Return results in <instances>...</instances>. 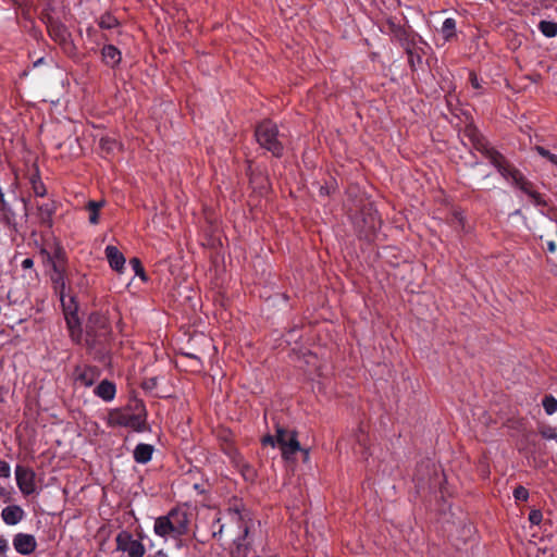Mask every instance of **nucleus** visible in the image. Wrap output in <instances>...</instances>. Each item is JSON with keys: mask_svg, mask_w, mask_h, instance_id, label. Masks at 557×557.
<instances>
[{"mask_svg": "<svg viewBox=\"0 0 557 557\" xmlns=\"http://www.w3.org/2000/svg\"><path fill=\"white\" fill-rule=\"evenodd\" d=\"M547 250L552 253H554L557 250V245L554 240L547 242Z\"/></svg>", "mask_w": 557, "mask_h": 557, "instance_id": "43", "label": "nucleus"}, {"mask_svg": "<svg viewBox=\"0 0 557 557\" xmlns=\"http://www.w3.org/2000/svg\"><path fill=\"white\" fill-rule=\"evenodd\" d=\"M41 63H44V58L37 59V61H36L37 66L40 65Z\"/></svg>", "mask_w": 557, "mask_h": 557, "instance_id": "49", "label": "nucleus"}, {"mask_svg": "<svg viewBox=\"0 0 557 557\" xmlns=\"http://www.w3.org/2000/svg\"><path fill=\"white\" fill-rule=\"evenodd\" d=\"M472 143L474 149L488 159L490 163L495 166L503 177L515 166L502 152L490 146L488 141L483 136L474 135Z\"/></svg>", "mask_w": 557, "mask_h": 557, "instance_id": "8", "label": "nucleus"}, {"mask_svg": "<svg viewBox=\"0 0 557 557\" xmlns=\"http://www.w3.org/2000/svg\"><path fill=\"white\" fill-rule=\"evenodd\" d=\"M435 471V465L431 462V460H421L416 467L413 479L417 481L418 485L423 486L430 481Z\"/></svg>", "mask_w": 557, "mask_h": 557, "instance_id": "15", "label": "nucleus"}, {"mask_svg": "<svg viewBox=\"0 0 557 557\" xmlns=\"http://www.w3.org/2000/svg\"><path fill=\"white\" fill-rule=\"evenodd\" d=\"M190 522L191 515L184 508L175 507L154 520L153 532L163 539L178 540L188 534Z\"/></svg>", "mask_w": 557, "mask_h": 557, "instance_id": "2", "label": "nucleus"}, {"mask_svg": "<svg viewBox=\"0 0 557 557\" xmlns=\"http://www.w3.org/2000/svg\"><path fill=\"white\" fill-rule=\"evenodd\" d=\"M98 25L102 29H112L119 25V21L110 13H106L100 17Z\"/></svg>", "mask_w": 557, "mask_h": 557, "instance_id": "28", "label": "nucleus"}, {"mask_svg": "<svg viewBox=\"0 0 557 557\" xmlns=\"http://www.w3.org/2000/svg\"><path fill=\"white\" fill-rule=\"evenodd\" d=\"M319 194L321 196H329L331 194V189L329 186H321L319 189Z\"/></svg>", "mask_w": 557, "mask_h": 557, "instance_id": "45", "label": "nucleus"}, {"mask_svg": "<svg viewBox=\"0 0 557 557\" xmlns=\"http://www.w3.org/2000/svg\"><path fill=\"white\" fill-rule=\"evenodd\" d=\"M157 384V379L156 377H152L149 380V382L147 383V387H153L156 386Z\"/></svg>", "mask_w": 557, "mask_h": 557, "instance_id": "48", "label": "nucleus"}, {"mask_svg": "<svg viewBox=\"0 0 557 557\" xmlns=\"http://www.w3.org/2000/svg\"><path fill=\"white\" fill-rule=\"evenodd\" d=\"M513 497L516 500L525 502L529 498V491L524 486L519 485L513 490Z\"/></svg>", "mask_w": 557, "mask_h": 557, "instance_id": "31", "label": "nucleus"}, {"mask_svg": "<svg viewBox=\"0 0 557 557\" xmlns=\"http://www.w3.org/2000/svg\"><path fill=\"white\" fill-rule=\"evenodd\" d=\"M104 253L110 267L117 272H122L125 264V258L123 253L112 245L106 247Z\"/></svg>", "mask_w": 557, "mask_h": 557, "instance_id": "18", "label": "nucleus"}, {"mask_svg": "<svg viewBox=\"0 0 557 557\" xmlns=\"http://www.w3.org/2000/svg\"><path fill=\"white\" fill-rule=\"evenodd\" d=\"M102 61L106 65L114 69L122 61L121 51L113 45H104L101 49Z\"/></svg>", "mask_w": 557, "mask_h": 557, "instance_id": "19", "label": "nucleus"}, {"mask_svg": "<svg viewBox=\"0 0 557 557\" xmlns=\"http://www.w3.org/2000/svg\"><path fill=\"white\" fill-rule=\"evenodd\" d=\"M13 546L20 554H30L35 550V537L30 534L18 533L13 539Z\"/></svg>", "mask_w": 557, "mask_h": 557, "instance_id": "17", "label": "nucleus"}, {"mask_svg": "<svg viewBox=\"0 0 557 557\" xmlns=\"http://www.w3.org/2000/svg\"><path fill=\"white\" fill-rule=\"evenodd\" d=\"M40 18L46 25L49 36L55 42L62 46L70 44L71 34L62 23V21L66 18V10L62 1L46 3Z\"/></svg>", "mask_w": 557, "mask_h": 557, "instance_id": "3", "label": "nucleus"}, {"mask_svg": "<svg viewBox=\"0 0 557 557\" xmlns=\"http://www.w3.org/2000/svg\"><path fill=\"white\" fill-rule=\"evenodd\" d=\"M41 263L46 275L49 276L55 294L59 296L64 311L72 309L74 298L65 295V275L67 269V257L64 248L52 233L41 234V246L39 251Z\"/></svg>", "mask_w": 557, "mask_h": 557, "instance_id": "1", "label": "nucleus"}, {"mask_svg": "<svg viewBox=\"0 0 557 557\" xmlns=\"http://www.w3.org/2000/svg\"><path fill=\"white\" fill-rule=\"evenodd\" d=\"M542 519H543V513H542L541 510L533 509V510L530 511V513H529V521L532 524L539 525L542 522Z\"/></svg>", "mask_w": 557, "mask_h": 557, "instance_id": "33", "label": "nucleus"}, {"mask_svg": "<svg viewBox=\"0 0 557 557\" xmlns=\"http://www.w3.org/2000/svg\"><path fill=\"white\" fill-rule=\"evenodd\" d=\"M111 333V325L104 313H90L86 323L87 342H90L92 345H102L109 341Z\"/></svg>", "mask_w": 557, "mask_h": 557, "instance_id": "7", "label": "nucleus"}, {"mask_svg": "<svg viewBox=\"0 0 557 557\" xmlns=\"http://www.w3.org/2000/svg\"><path fill=\"white\" fill-rule=\"evenodd\" d=\"M8 549V543L4 539H0V555L4 554Z\"/></svg>", "mask_w": 557, "mask_h": 557, "instance_id": "44", "label": "nucleus"}, {"mask_svg": "<svg viewBox=\"0 0 557 557\" xmlns=\"http://www.w3.org/2000/svg\"><path fill=\"white\" fill-rule=\"evenodd\" d=\"M129 263H131L135 274L140 276L143 280H145L146 274H145V270L141 265L140 260L138 258H133V259H131Z\"/></svg>", "mask_w": 557, "mask_h": 557, "instance_id": "32", "label": "nucleus"}, {"mask_svg": "<svg viewBox=\"0 0 557 557\" xmlns=\"http://www.w3.org/2000/svg\"><path fill=\"white\" fill-rule=\"evenodd\" d=\"M456 21L451 17L446 18L442 25V34L446 40H450L456 35Z\"/></svg>", "mask_w": 557, "mask_h": 557, "instance_id": "27", "label": "nucleus"}, {"mask_svg": "<svg viewBox=\"0 0 557 557\" xmlns=\"http://www.w3.org/2000/svg\"><path fill=\"white\" fill-rule=\"evenodd\" d=\"M24 511L20 506L12 505L3 508L1 517L7 524L14 525L23 519Z\"/></svg>", "mask_w": 557, "mask_h": 557, "instance_id": "23", "label": "nucleus"}, {"mask_svg": "<svg viewBox=\"0 0 557 557\" xmlns=\"http://www.w3.org/2000/svg\"><path fill=\"white\" fill-rule=\"evenodd\" d=\"M153 557H169V556H168V554H166L164 550L160 549V550H158V552L154 554V556H153Z\"/></svg>", "mask_w": 557, "mask_h": 557, "instance_id": "47", "label": "nucleus"}, {"mask_svg": "<svg viewBox=\"0 0 557 557\" xmlns=\"http://www.w3.org/2000/svg\"><path fill=\"white\" fill-rule=\"evenodd\" d=\"M96 396L104 401H111L116 394L115 384L109 380H102L94 389Z\"/></svg>", "mask_w": 557, "mask_h": 557, "instance_id": "21", "label": "nucleus"}, {"mask_svg": "<svg viewBox=\"0 0 557 557\" xmlns=\"http://www.w3.org/2000/svg\"><path fill=\"white\" fill-rule=\"evenodd\" d=\"M543 408L548 416L557 411V399L553 395L544 396L542 400Z\"/></svg>", "mask_w": 557, "mask_h": 557, "instance_id": "29", "label": "nucleus"}, {"mask_svg": "<svg viewBox=\"0 0 557 557\" xmlns=\"http://www.w3.org/2000/svg\"><path fill=\"white\" fill-rule=\"evenodd\" d=\"M101 370L96 366H77L73 372L76 384L90 387L100 377Z\"/></svg>", "mask_w": 557, "mask_h": 557, "instance_id": "13", "label": "nucleus"}, {"mask_svg": "<svg viewBox=\"0 0 557 557\" xmlns=\"http://www.w3.org/2000/svg\"><path fill=\"white\" fill-rule=\"evenodd\" d=\"M10 476V466L4 460L0 459V478H9Z\"/></svg>", "mask_w": 557, "mask_h": 557, "instance_id": "36", "label": "nucleus"}, {"mask_svg": "<svg viewBox=\"0 0 557 557\" xmlns=\"http://www.w3.org/2000/svg\"><path fill=\"white\" fill-rule=\"evenodd\" d=\"M136 403H144L139 399H132L123 409H128L131 412H135V404Z\"/></svg>", "mask_w": 557, "mask_h": 557, "instance_id": "40", "label": "nucleus"}, {"mask_svg": "<svg viewBox=\"0 0 557 557\" xmlns=\"http://www.w3.org/2000/svg\"><path fill=\"white\" fill-rule=\"evenodd\" d=\"M504 178L511 180L512 184L516 187H518L522 193L527 194L532 199L535 206H548L543 195L534 189V184L531 181H529L516 166L510 169V171L507 173V175L504 176Z\"/></svg>", "mask_w": 557, "mask_h": 557, "instance_id": "9", "label": "nucleus"}, {"mask_svg": "<svg viewBox=\"0 0 557 557\" xmlns=\"http://www.w3.org/2000/svg\"><path fill=\"white\" fill-rule=\"evenodd\" d=\"M116 549L126 553L128 557H144L146 553L145 545L133 537L127 531H121L116 537Z\"/></svg>", "mask_w": 557, "mask_h": 557, "instance_id": "11", "label": "nucleus"}, {"mask_svg": "<svg viewBox=\"0 0 557 557\" xmlns=\"http://www.w3.org/2000/svg\"><path fill=\"white\" fill-rule=\"evenodd\" d=\"M104 206V201H89L87 203V210L89 211V222L91 224L99 223V210Z\"/></svg>", "mask_w": 557, "mask_h": 557, "instance_id": "25", "label": "nucleus"}, {"mask_svg": "<svg viewBox=\"0 0 557 557\" xmlns=\"http://www.w3.org/2000/svg\"><path fill=\"white\" fill-rule=\"evenodd\" d=\"M541 435L544 437V438H547V440H555L557 442V433L555 432L554 429L552 428H546L544 430H541Z\"/></svg>", "mask_w": 557, "mask_h": 557, "instance_id": "35", "label": "nucleus"}, {"mask_svg": "<svg viewBox=\"0 0 557 557\" xmlns=\"http://www.w3.org/2000/svg\"><path fill=\"white\" fill-rule=\"evenodd\" d=\"M235 467L240 472L245 481L252 482L257 478V472L255 468L246 462L244 458L237 453L236 449H232L230 453Z\"/></svg>", "mask_w": 557, "mask_h": 557, "instance_id": "14", "label": "nucleus"}, {"mask_svg": "<svg viewBox=\"0 0 557 557\" xmlns=\"http://www.w3.org/2000/svg\"><path fill=\"white\" fill-rule=\"evenodd\" d=\"M57 205L55 201L51 200L48 202H44L39 205L37 202V221L39 220L41 224H46L48 227L52 224V214L55 212Z\"/></svg>", "mask_w": 557, "mask_h": 557, "instance_id": "20", "label": "nucleus"}, {"mask_svg": "<svg viewBox=\"0 0 557 557\" xmlns=\"http://www.w3.org/2000/svg\"><path fill=\"white\" fill-rule=\"evenodd\" d=\"M108 424L110 426L129 428L136 432L147 430V410L144 403L135 404V412L128 409H112L108 416Z\"/></svg>", "mask_w": 557, "mask_h": 557, "instance_id": "4", "label": "nucleus"}, {"mask_svg": "<svg viewBox=\"0 0 557 557\" xmlns=\"http://www.w3.org/2000/svg\"><path fill=\"white\" fill-rule=\"evenodd\" d=\"M153 451L152 445L139 443L133 451V458L137 463L145 465L151 460Z\"/></svg>", "mask_w": 557, "mask_h": 557, "instance_id": "22", "label": "nucleus"}, {"mask_svg": "<svg viewBox=\"0 0 557 557\" xmlns=\"http://www.w3.org/2000/svg\"><path fill=\"white\" fill-rule=\"evenodd\" d=\"M276 431V443L282 451V456L285 459H289L296 453L301 450L300 443L297 440V433L280 425L275 424Z\"/></svg>", "mask_w": 557, "mask_h": 557, "instance_id": "10", "label": "nucleus"}, {"mask_svg": "<svg viewBox=\"0 0 557 557\" xmlns=\"http://www.w3.org/2000/svg\"><path fill=\"white\" fill-rule=\"evenodd\" d=\"M36 193H37V197H44V196H45V194H46V187H45V185H44L41 182H39L38 180H37V189H36Z\"/></svg>", "mask_w": 557, "mask_h": 557, "instance_id": "39", "label": "nucleus"}, {"mask_svg": "<svg viewBox=\"0 0 557 557\" xmlns=\"http://www.w3.org/2000/svg\"><path fill=\"white\" fill-rule=\"evenodd\" d=\"M540 32L547 38L557 36V23L552 21H541L539 23Z\"/></svg>", "mask_w": 557, "mask_h": 557, "instance_id": "26", "label": "nucleus"}, {"mask_svg": "<svg viewBox=\"0 0 557 557\" xmlns=\"http://www.w3.org/2000/svg\"><path fill=\"white\" fill-rule=\"evenodd\" d=\"M381 218L377 210L371 205H364L355 218V228L359 238L373 242L381 227Z\"/></svg>", "mask_w": 557, "mask_h": 557, "instance_id": "6", "label": "nucleus"}, {"mask_svg": "<svg viewBox=\"0 0 557 557\" xmlns=\"http://www.w3.org/2000/svg\"><path fill=\"white\" fill-rule=\"evenodd\" d=\"M406 53L409 66L411 70H416V66L422 63V50L408 44L406 47Z\"/></svg>", "mask_w": 557, "mask_h": 557, "instance_id": "24", "label": "nucleus"}, {"mask_svg": "<svg viewBox=\"0 0 557 557\" xmlns=\"http://www.w3.org/2000/svg\"><path fill=\"white\" fill-rule=\"evenodd\" d=\"M29 182H30L32 184H35V178H34V176H30V177H29Z\"/></svg>", "mask_w": 557, "mask_h": 557, "instance_id": "50", "label": "nucleus"}, {"mask_svg": "<svg viewBox=\"0 0 557 557\" xmlns=\"http://www.w3.org/2000/svg\"><path fill=\"white\" fill-rule=\"evenodd\" d=\"M555 270H553L554 274L557 276V265H554Z\"/></svg>", "mask_w": 557, "mask_h": 557, "instance_id": "52", "label": "nucleus"}, {"mask_svg": "<svg viewBox=\"0 0 557 557\" xmlns=\"http://www.w3.org/2000/svg\"><path fill=\"white\" fill-rule=\"evenodd\" d=\"M255 137L261 148L271 152L275 158L284 154V145L277 125L271 120H263L255 128Z\"/></svg>", "mask_w": 557, "mask_h": 557, "instance_id": "5", "label": "nucleus"}, {"mask_svg": "<svg viewBox=\"0 0 557 557\" xmlns=\"http://www.w3.org/2000/svg\"><path fill=\"white\" fill-rule=\"evenodd\" d=\"M261 443L264 446L270 445V446L274 447L275 445H277L276 434L275 435L268 434V435L263 436V438L261 440Z\"/></svg>", "mask_w": 557, "mask_h": 557, "instance_id": "37", "label": "nucleus"}, {"mask_svg": "<svg viewBox=\"0 0 557 557\" xmlns=\"http://www.w3.org/2000/svg\"><path fill=\"white\" fill-rule=\"evenodd\" d=\"M534 149L541 157L547 159L552 164L557 165V154L552 153L549 150L542 146H535Z\"/></svg>", "mask_w": 557, "mask_h": 557, "instance_id": "30", "label": "nucleus"}, {"mask_svg": "<svg viewBox=\"0 0 557 557\" xmlns=\"http://www.w3.org/2000/svg\"><path fill=\"white\" fill-rule=\"evenodd\" d=\"M358 442L363 445V440L361 438V436H358Z\"/></svg>", "mask_w": 557, "mask_h": 557, "instance_id": "51", "label": "nucleus"}, {"mask_svg": "<svg viewBox=\"0 0 557 557\" xmlns=\"http://www.w3.org/2000/svg\"><path fill=\"white\" fill-rule=\"evenodd\" d=\"M114 144H115L114 141H110V140H107V139L106 140L104 139L101 140L102 148L108 149V150H110L111 149V145H114Z\"/></svg>", "mask_w": 557, "mask_h": 557, "instance_id": "46", "label": "nucleus"}, {"mask_svg": "<svg viewBox=\"0 0 557 557\" xmlns=\"http://www.w3.org/2000/svg\"><path fill=\"white\" fill-rule=\"evenodd\" d=\"M454 220H456V222H457L461 227H463V225H465V222H463V215H462L460 212H455V213H454Z\"/></svg>", "mask_w": 557, "mask_h": 557, "instance_id": "41", "label": "nucleus"}, {"mask_svg": "<svg viewBox=\"0 0 557 557\" xmlns=\"http://www.w3.org/2000/svg\"><path fill=\"white\" fill-rule=\"evenodd\" d=\"M541 213L557 225V207H549L547 212L541 211Z\"/></svg>", "mask_w": 557, "mask_h": 557, "instance_id": "34", "label": "nucleus"}, {"mask_svg": "<svg viewBox=\"0 0 557 557\" xmlns=\"http://www.w3.org/2000/svg\"><path fill=\"white\" fill-rule=\"evenodd\" d=\"M33 264H34V261H33V259H32V258H26V259H24V260L22 261V267H23L24 269H30V268L33 267Z\"/></svg>", "mask_w": 557, "mask_h": 557, "instance_id": "42", "label": "nucleus"}, {"mask_svg": "<svg viewBox=\"0 0 557 557\" xmlns=\"http://www.w3.org/2000/svg\"><path fill=\"white\" fill-rule=\"evenodd\" d=\"M469 79H470V83L472 85V87L474 89H480L481 88V84H480V81L476 76V74L474 72H470L469 74Z\"/></svg>", "mask_w": 557, "mask_h": 557, "instance_id": "38", "label": "nucleus"}, {"mask_svg": "<svg viewBox=\"0 0 557 557\" xmlns=\"http://www.w3.org/2000/svg\"><path fill=\"white\" fill-rule=\"evenodd\" d=\"M16 481L21 491L25 494H30L35 491L34 472H28L22 467L16 468Z\"/></svg>", "mask_w": 557, "mask_h": 557, "instance_id": "16", "label": "nucleus"}, {"mask_svg": "<svg viewBox=\"0 0 557 557\" xmlns=\"http://www.w3.org/2000/svg\"><path fill=\"white\" fill-rule=\"evenodd\" d=\"M233 515L236 517V520L239 524V528L243 530V534L238 536L236 540V547L238 550H244V554L250 549L251 543L247 541L249 534V525L247 519H249V512L245 508L234 507L231 509Z\"/></svg>", "mask_w": 557, "mask_h": 557, "instance_id": "12", "label": "nucleus"}]
</instances>
